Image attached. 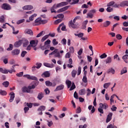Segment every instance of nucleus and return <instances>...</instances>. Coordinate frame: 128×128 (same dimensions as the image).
Masks as SVG:
<instances>
[{
    "label": "nucleus",
    "mask_w": 128,
    "mask_h": 128,
    "mask_svg": "<svg viewBox=\"0 0 128 128\" xmlns=\"http://www.w3.org/2000/svg\"><path fill=\"white\" fill-rule=\"evenodd\" d=\"M0 72L2 74H12V72H16V70L14 69H10V70H8L6 68H0Z\"/></svg>",
    "instance_id": "1"
},
{
    "label": "nucleus",
    "mask_w": 128,
    "mask_h": 128,
    "mask_svg": "<svg viewBox=\"0 0 128 128\" xmlns=\"http://www.w3.org/2000/svg\"><path fill=\"white\" fill-rule=\"evenodd\" d=\"M100 107L98 108V111L100 114H104V110L102 109V108H104V110H106L108 108V106L106 103H104V104L102 103H100L99 104Z\"/></svg>",
    "instance_id": "2"
},
{
    "label": "nucleus",
    "mask_w": 128,
    "mask_h": 128,
    "mask_svg": "<svg viewBox=\"0 0 128 128\" xmlns=\"http://www.w3.org/2000/svg\"><path fill=\"white\" fill-rule=\"evenodd\" d=\"M76 20L74 18L73 21L72 20H70L68 22V26L69 28H78V25L75 24Z\"/></svg>",
    "instance_id": "3"
},
{
    "label": "nucleus",
    "mask_w": 128,
    "mask_h": 128,
    "mask_svg": "<svg viewBox=\"0 0 128 128\" xmlns=\"http://www.w3.org/2000/svg\"><path fill=\"white\" fill-rule=\"evenodd\" d=\"M1 8L4 10H12V6L10 5L7 3H4L2 5Z\"/></svg>",
    "instance_id": "4"
},
{
    "label": "nucleus",
    "mask_w": 128,
    "mask_h": 128,
    "mask_svg": "<svg viewBox=\"0 0 128 128\" xmlns=\"http://www.w3.org/2000/svg\"><path fill=\"white\" fill-rule=\"evenodd\" d=\"M24 77L26 78H28V80H38V78L34 76H30L29 74L24 75Z\"/></svg>",
    "instance_id": "5"
},
{
    "label": "nucleus",
    "mask_w": 128,
    "mask_h": 128,
    "mask_svg": "<svg viewBox=\"0 0 128 128\" xmlns=\"http://www.w3.org/2000/svg\"><path fill=\"white\" fill-rule=\"evenodd\" d=\"M70 6H66L64 7H63L59 10H58L57 12L60 14V12H66V10H68V8H70Z\"/></svg>",
    "instance_id": "6"
},
{
    "label": "nucleus",
    "mask_w": 128,
    "mask_h": 128,
    "mask_svg": "<svg viewBox=\"0 0 128 128\" xmlns=\"http://www.w3.org/2000/svg\"><path fill=\"white\" fill-rule=\"evenodd\" d=\"M114 96H116V98L118 100H120V98L118 97V96H116V94H114L112 95L110 98V104L112 105V103L114 102Z\"/></svg>",
    "instance_id": "7"
},
{
    "label": "nucleus",
    "mask_w": 128,
    "mask_h": 128,
    "mask_svg": "<svg viewBox=\"0 0 128 128\" xmlns=\"http://www.w3.org/2000/svg\"><path fill=\"white\" fill-rule=\"evenodd\" d=\"M38 112H39V114L40 116H42V111L46 110V106H40L38 109Z\"/></svg>",
    "instance_id": "8"
},
{
    "label": "nucleus",
    "mask_w": 128,
    "mask_h": 128,
    "mask_svg": "<svg viewBox=\"0 0 128 128\" xmlns=\"http://www.w3.org/2000/svg\"><path fill=\"white\" fill-rule=\"evenodd\" d=\"M20 50L18 49H14L12 51V56H18L20 54Z\"/></svg>",
    "instance_id": "9"
},
{
    "label": "nucleus",
    "mask_w": 128,
    "mask_h": 128,
    "mask_svg": "<svg viewBox=\"0 0 128 128\" xmlns=\"http://www.w3.org/2000/svg\"><path fill=\"white\" fill-rule=\"evenodd\" d=\"M112 112L109 113L107 116V118L106 120V124H108V122H110V120H112Z\"/></svg>",
    "instance_id": "10"
},
{
    "label": "nucleus",
    "mask_w": 128,
    "mask_h": 128,
    "mask_svg": "<svg viewBox=\"0 0 128 128\" xmlns=\"http://www.w3.org/2000/svg\"><path fill=\"white\" fill-rule=\"evenodd\" d=\"M22 40H19L18 42H16L14 44V46L15 48H20V46H22Z\"/></svg>",
    "instance_id": "11"
},
{
    "label": "nucleus",
    "mask_w": 128,
    "mask_h": 128,
    "mask_svg": "<svg viewBox=\"0 0 128 128\" xmlns=\"http://www.w3.org/2000/svg\"><path fill=\"white\" fill-rule=\"evenodd\" d=\"M64 88V84H60L54 90V92H58V90H62Z\"/></svg>",
    "instance_id": "12"
},
{
    "label": "nucleus",
    "mask_w": 128,
    "mask_h": 128,
    "mask_svg": "<svg viewBox=\"0 0 128 128\" xmlns=\"http://www.w3.org/2000/svg\"><path fill=\"white\" fill-rule=\"evenodd\" d=\"M15 94H14V92H12L10 94V98L9 100V102H14V96H15Z\"/></svg>",
    "instance_id": "13"
},
{
    "label": "nucleus",
    "mask_w": 128,
    "mask_h": 128,
    "mask_svg": "<svg viewBox=\"0 0 128 128\" xmlns=\"http://www.w3.org/2000/svg\"><path fill=\"white\" fill-rule=\"evenodd\" d=\"M22 8L24 10H32V8H34V7L31 5H26L24 6Z\"/></svg>",
    "instance_id": "14"
},
{
    "label": "nucleus",
    "mask_w": 128,
    "mask_h": 128,
    "mask_svg": "<svg viewBox=\"0 0 128 128\" xmlns=\"http://www.w3.org/2000/svg\"><path fill=\"white\" fill-rule=\"evenodd\" d=\"M24 32V34H27L30 36H34V32H32V30L30 29H26Z\"/></svg>",
    "instance_id": "15"
},
{
    "label": "nucleus",
    "mask_w": 128,
    "mask_h": 128,
    "mask_svg": "<svg viewBox=\"0 0 128 128\" xmlns=\"http://www.w3.org/2000/svg\"><path fill=\"white\" fill-rule=\"evenodd\" d=\"M22 42L23 43V46L24 47L28 46L29 44L28 40L26 39H22Z\"/></svg>",
    "instance_id": "16"
},
{
    "label": "nucleus",
    "mask_w": 128,
    "mask_h": 128,
    "mask_svg": "<svg viewBox=\"0 0 128 128\" xmlns=\"http://www.w3.org/2000/svg\"><path fill=\"white\" fill-rule=\"evenodd\" d=\"M42 22V18H38L35 20V26H40Z\"/></svg>",
    "instance_id": "17"
},
{
    "label": "nucleus",
    "mask_w": 128,
    "mask_h": 128,
    "mask_svg": "<svg viewBox=\"0 0 128 128\" xmlns=\"http://www.w3.org/2000/svg\"><path fill=\"white\" fill-rule=\"evenodd\" d=\"M44 96V93H42V92L38 93V96H37V98H38V100H42V98Z\"/></svg>",
    "instance_id": "18"
},
{
    "label": "nucleus",
    "mask_w": 128,
    "mask_h": 128,
    "mask_svg": "<svg viewBox=\"0 0 128 128\" xmlns=\"http://www.w3.org/2000/svg\"><path fill=\"white\" fill-rule=\"evenodd\" d=\"M88 20H84L82 23V29L85 30V28H86V24H88Z\"/></svg>",
    "instance_id": "19"
},
{
    "label": "nucleus",
    "mask_w": 128,
    "mask_h": 128,
    "mask_svg": "<svg viewBox=\"0 0 128 128\" xmlns=\"http://www.w3.org/2000/svg\"><path fill=\"white\" fill-rule=\"evenodd\" d=\"M110 24H111L110 21L106 20L105 22H103L102 24L104 28H108V26Z\"/></svg>",
    "instance_id": "20"
},
{
    "label": "nucleus",
    "mask_w": 128,
    "mask_h": 128,
    "mask_svg": "<svg viewBox=\"0 0 128 128\" xmlns=\"http://www.w3.org/2000/svg\"><path fill=\"white\" fill-rule=\"evenodd\" d=\"M44 66H46V68H52L54 66V65L53 64H50L46 62L44 63Z\"/></svg>",
    "instance_id": "21"
},
{
    "label": "nucleus",
    "mask_w": 128,
    "mask_h": 128,
    "mask_svg": "<svg viewBox=\"0 0 128 128\" xmlns=\"http://www.w3.org/2000/svg\"><path fill=\"white\" fill-rule=\"evenodd\" d=\"M22 90L23 92H28V93L30 92V88H28H28L24 87L22 88Z\"/></svg>",
    "instance_id": "22"
},
{
    "label": "nucleus",
    "mask_w": 128,
    "mask_h": 128,
    "mask_svg": "<svg viewBox=\"0 0 128 128\" xmlns=\"http://www.w3.org/2000/svg\"><path fill=\"white\" fill-rule=\"evenodd\" d=\"M50 74L48 72H45L44 73L42 74V76L43 78H50Z\"/></svg>",
    "instance_id": "23"
},
{
    "label": "nucleus",
    "mask_w": 128,
    "mask_h": 128,
    "mask_svg": "<svg viewBox=\"0 0 128 128\" xmlns=\"http://www.w3.org/2000/svg\"><path fill=\"white\" fill-rule=\"evenodd\" d=\"M128 72V70L126 67H124L120 71V74L122 75L124 74H126Z\"/></svg>",
    "instance_id": "24"
},
{
    "label": "nucleus",
    "mask_w": 128,
    "mask_h": 128,
    "mask_svg": "<svg viewBox=\"0 0 128 128\" xmlns=\"http://www.w3.org/2000/svg\"><path fill=\"white\" fill-rule=\"evenodd\" d=\"M78 94H80V96H84L86 94V89L80 90H79Z\"/></svg>",
    "instance_id": "25"
},
{
    "label": "nucleus",
    "mask_w": 128,
    "mask_h": 128,
    "mask_svg": "<svg viewBox=\"0 0 128 128\" xmlns=\"http://www.w3.org/2000/svg\"><path fill=\"white\" fill-rule=\"evenodd\" d=\"M128 1L127 0H124L120 4V6H128Z\"/></svg>",
    "instance_id": "26"
},
{
    "label": "nucleus",
    "mask_w": 128,
    "mask_h": 128,
    "mask_svg": "<svg viewBox=\"0 0 128 128\" xmlns=\"http://www.w3.org/2000/svg\"><path fill=\"white\" fill-rule=\"evenodd\" d=\"M74 34L76 36H78V38H82L84 36V34L83 32H80L78 34Z\"/></svg>",
    "instance_id": "27"
},
{
    "label": "nucleus",
    "mask_w": 128,
    "mask_h": 128,
    "mask_svg": "<svg viewBox=\"0 0 128 128\" xmlns=\"http://www.w3.org/2000/svg\"><path fill=\"white\" fill-rule=\"evenodd\" d=\"M128 54H126L124 56H122V58L124 60V62H126V64H128Z\"/></svg>",
    "instance_id": "28"
},
{
    "label": "nucleus",
    "mask_w": 128,
    "mask_h": 128,
    "mask_svg": "<svg viewBox=\"0 0 128 128\" xmlns=\"http://www.w3.org/2000/svg\"><path fill=\"white\" fill-rule=\"evenodd\" d=\"M108 74H114L115 71L112 68H110L108 70Z\"/></svg>",
    "instance_id": "29"
},
{
    "label": "nucleus",
    "mask_w": 128,
    "mask_h": 128,
    "mask_svg": "<svg viewBox=\"0 0 128 128\" xmlns=\"http://www.w3.org/2000/svg\"><path fill=\"white\" fill-rule=\"evenodd\" d=\"M66 84L67 85L68 88H70V86H72V82L70 80H66Z\"/></svg>",
    "instance_id": "30"
},
{
    "label": "nucleus",
    "mask_w": 128,
    "mask_h": 128,
    "mask_svg": "<svg viewBox=\"0 0 128 128\" xmlns=\"http://www.w3.org/2000/svg\"><path fill=\"white\" fill-rule=\"evenodd\" d=\"M2 86H4V88H8V86H10V82H8V81H6L4 82L2 84Z\"/></svg>",
    "instance_id": "31"
},
{
    "label": "nucleus",
    "mask_w": 128,
    "mask_h": 128,
    "mask_svg": "<svg viewBox=\"0 0 128 128\" xmlns=\"http://www.w3.org/2000/svg\"><path fill=\"white\" fill-rule=\"evenodd\" d=\"M50 36V35H46L42 37V38L41 40V42H44L46 40H47V38H48V37Z\"/></svg>",
    "instance_id": "32"
},
{
    "label": "nucleus",
    "mask_w": 128,
    "mask_h": 128,
    "mask_svg": "<svg viewBox=\"0 0 128 128\" xmlns=\"http://www.w3.org/2000/svg\"><path fill=\"white\" fill-rule=\"evenodd\" d=\"M0 94H1V96H6L8 93L6 92V90H0Z\"/></svg>",
    "instance_id": "33"
},
{
    "label": "nucleus",
    "mask_w": 128,
    "mask_h": 128,
    "mask_svg": "<svg viewBox=\"0 0 128 128\" xmlns=\"http://www.w3.org/2000/svg\"><path fill=\"white\" fill-rule=\"evenodd\" d=\"M106 62V64H110V62H112V58L110 56L108 57Z\"/></svg>",
    "instance_id": "34"
},
{
    "label": "nucleus",
    "mask_w": 128,
    "mask_h": 128,
    "mask_svg": "<svg viewBox=\"0 0 128 128\" xmlns=\"http://www.w3.org/2000/svg\"><path fill=\"white\" fill-rule=\"evenodd\" d=\"M46 84V86H52V82H50V80H47L45 82Z\"/></svg>",
    "instance_id": "35"
},
{
    "label": "nucleus",
    "mask_w": 128,
    "mask_h": 128,
    "mask_svg": "<svg viewBox=\"0 0 128 128\" xmlns=\"http://www.w3.org/2000/svg\"><path fill=\"white\" fill-rule=\"evenodd\" d=\"M38 16V14H32L31 16L29 18L30 20V22H32V20H34V18H35V16Z\"/></svg>",
    "instance_id": "36"
},
{
    "label": "nucleus",
    "mask_w": 128,
    "mask_h": 128,
    "mask_svg": "<svg viewBox=\"0 0 128 128\" xmlns=\"http://www.w3.org/2000/svg\"><path fill=\"white\" fill-rule=\"evenodd\" d=\"M60 4H61V8L62 6H68V2H60Z\"/></svg>",
    "instance_id": "37"
},
{
    "label": "nucleus",
    "mask_w": 128,
    "mask_h": 128,
    "mask_svg": "<svg viewBox=\"0 0 128 128\" xmlns=\"http://www.w3.org/2000/svg\"><path fill=\"white\" fill-rule=\"evenodd\" d=\"M62 26H64V22L62 23L61 24H60L58 26V27L57 28V30L58 32H62V31L60 30V28H62Z\"/></svg>",
    "instance_id": "38"
},
{
    "label": "nucleus",
    "mask_w": 128,
    "mask_h": 128,
    "mask_svg": "<svg viewBox=\"0 0 128 128\" xmlns=\"http://www.w3.org/2000/svg\"><path fill=\"white\" fill-rule=\"evenodd\" d=\"M110 86V82L105 83L104 84V88H108Z\"/></svg>",
    "instance_id": "39"
},
{
    "label": "nucleus",
    "mask_w": 128,
    "mask_h": 128,
    "mask_svg": "<svg viewBox=\"0 0 128 128\" xmlns=\"http://www.w3.org/2000/svg\"><path fill=\"white\" fill-rule=\"evenodd\" d=\"M72 78H76V70H73L72 72Z\"/></svg>",
    "instance_id": "40"
},
{
    "label": "nucleus",
    "mask_w": 128,
    "mask_h": 128,
    "mask_svg": "<svg viewBox=\"0 0 128 128\" xmlns=\"http://www.w3.org/2000/svg\"><path fill=\"white\" fill-rule=\"evenodd\" d=\"M16 76H18V78H22V76H24V72H20L19 73H17L16 74Z\"/></svg>",
    "instance_id": "41"
},
{
    "label": "nucleus",
    "mask_w": 128,
    "mask_h": 128,
    "mask_svg": "<svg viewBox=\"0 0 128 128\" xmlns=\"http://www.w3.org/2000/svg\"><path fill=\"white\" fill-rule=\"evenodd\" d=\"M82 80L84 82V84H86V82H88V78H86V76H84Z\"/></svg>",
    "instance_id": "42"
},
{
    "label": "nucleus",
    "mask_w": 128,
    "mask_h": 128,
    "mask_svg": "<svg viewBox=\"0 0 128 128\" xmlns=\"http://www.w3.org/2000/svg\"><path fill=\"white\" fill-rule=\"evenodd\" d=\"M80 2V0H73L72 2L70 3V4H78V2Z\"/></svg>",
    "instance_id": "43"
},
{
    "label": "nucleus",
    "mask_w": 128,
    "mask_h": 128,
    "mask_svg": "<svg viewBox=\"0 0 128 128\" xmlns=\"http://www.w3.org/2000/svg\"><path fill=\"white\" fill-rule=\"evenodd\" d=\"M106 10L108 12H112V10H114V8H110V6H108V8L106 9Z\"/></svg>",
    "instance_id": "44"
},
{
    "label": "nucleus",
    "mask_w": 128,
    "mask_h": 128,
    "mask_svg": "<svg viewBox=\"0 0 128 128\" xmlns=\"http://www.w3.org/2000/svg\"><path fill=\"white\" fill-rule=\"evenodd\" d=\"M24 19H21L20 20H18L16 24H22V22H24Z\"/></svg>",
    "instance_id": "45"
},
{
    "label": "nucleus",
    "mask_w": 128,
    "mask_h": 128,
    "mask_svg": "<svg viewBox=\"0 0 128 128\" xmlns=\"http://www.w3.org/2000/svg\"><path fill=\"white\" fill-rule=\"evenodd\" d=\"M74 88H76V85L74 84V83H72L71 87L70 88V91L74 90Z\"/></svg>",
    "instance_id": "46"
},
{
    "label": "nucleus",
    "mask_w": 128,
    "mask_h": 128,
    "mask_svg": "<svg viewBox=\"0 0 128 128\" xmlns=\"http://www.w3.org/2000/svg\"><path fill=\"white\" fill-rule=\"evenodd\" d=\"M11 28H12L14 34H18V30L15 32L16 30H15L14 27V26H11Z\"/></svg>",
    "instance_id": "47"
},
{
    "label": "nucleus",
    "mask_w": 128,
    "mask_h": 128,
    "mask_svg": "<svg viewBox=\"0 0 128 128\" xmlns=\"http://www.w3.org/2000/svg\"><path fill=\"white\" fill-rule=\"evenodd\" d=\"M106 128H118V127L112 124H110L107 126Z\"/></svg>",
    "instance_id": "48"
},
{
    "label": "nucleus",
    "mask_w": 128,
    "mask_h": 128,
    "mask_svg": "<svg viewBox=\"0 0 128 128\" xmlns=\"http://www.w3.org/2000/svg\"><path fill=\"white\" fill-rule=\"evenodd\" d=\"M0 22L3 23L4 22V16H0Z\"/></svg>",
    "instance_id": "49"
},
{
    "label": "nucleus",
    "mask_w": 128,
    "mask_h": 128,
    "mask_svg": "<svg viewBox=\"0 0 128 128\" xmlns=\"http://www.w3.org/2000/svg\"><path fill=\"white\" fill-rule=\"evenodd\" d=\"M61 42H62V44H64V46H66V39L64 38L62 40Z\"/></svg>",
    "instance_id": "50"
},
{
    "label": "nucleus",
    "mask_w": 128,
    "mask_h": 128,
    "mask_svg": "<svg viewBox=\"0 0 128 128\" xmlns=\"http://www.w3.org/2000/svg\"><path fill=\"white\" fill-rule=\"evenodd\" d=\"M12 48H14V46L12 44H10L9 48H7V50H12Z\"/></svg>",
    "instance_id": "51"
},
{
    "label": "nucleus",
    "mask_w": 128,
    "mask_h": 128,
    "mask_svg": "<svg viewBox=\"0 0 128 128\" xmlns=\"http://www.w3.org/2000/svg\"><path fill=\"white\" fill-rule=\"evenodd\" d=\"M70 54H74V47L71 46L70 48Z\"/></svg>",
    "instance_id": "52"
},
{
    "label": "nucleus",
    "mask_w": 128,
    "mask_h": 128,
    "mask_svg": "<svg viewBox=\"0 0 128 128\" xmlns=\"http://www.w3.org/2000/svg\"><path fill=\"white\" fill-rule=\"evenodd\" d=\"M108 56V55L106 54V53H104L103 54H101L100 56L101 58H106Z\"/></svg>",
    "instance_id": "53"
},
{
    "label": "nucleus",
    "mask_w": 128,
    "mask_h": 128,
    "mask_svg": "<svg viewBox=\"0 0 128 128\" xmlns=\"http://www.w3.org/2000/svg\"><path fill=\"white\" fill-rule=\"evenodd\" d=\"M36 68H40L42 67V63H36Z\"/></svg>",
    "instance_id": "54"
},
{
    "label": "nucleus",
    "mask_w": 128,
    "mask_h": 128,
    "mask_svg": "<svg viewBox=\"0 0 128 128\" xmlns=\"http://www.w3.org/2000/svg\"><path fill=\"white\" fill-rule=\"evenodd\" d=\"M56 52H58V49H56L52 52L49 54V56H52L53 54H56Z\"/></svg>",
    "instance_id": "55"
},
{
    "label": "nucleus",
    "mask_w": 128,
    "mask_h": 128,
    "mask_svg": "<svg viewBox=\"0 0 128 128\" xmlns=\"http://www.w3.org/2000/svg\"><path fill=\"white\" fill-rule=\"evenodd\" d=\"M26 54H28V52L26 51H22L21 54V56L22 58H24Z\"/></svg>",
    "instance_id": "56"
},
{
    "label": "nucleus",
    "mask_w": 128,
    "mask_h": 128,
    "mask_svg": "<svg viewBox=\"0 0 128 128\" xmlns=\"http://www.w3.org/2000/svg\"><path fill=\"white\" fill-rule=\"evenodd\" d=\"M57 16L58 18H64V15L62 14H58Z\"/></svg>",
    "instance_id": "57"
},
{
    "label": "nucleus",
    "mask_w": 128,
    "mask_h": 128,
    "mask_svg": "<svg viewBox=\"0 0 128 128\" xmlns=\"http://www.w3.org/2000/svg\"><path fill=\"white\" fill-rule=\"evenodd\" d=\"M116 38L118 40H122V36L120 34H118L116 35Z\"/></svg>",
    "instance_id": "58"
},
{
    "label": "nucleus",
    "mask_w": 128,
    "mask_h": 128,
    "mask_svg": "<svg viewBox=\"0 0 128 128\" xmlns=\"http://www.w3.org/2000/svg\"><path fill=\"white\" fill-rule=\"evenodd\" d=\"M114 1H112L107 4V6H114Z\"/></svg>",
    "instance_id": "59"
},
{
    "label": "nucleus",
    "mask_w": 128,
    "mask_h": 128,
    "mask_svg": "<svg viewBox=\"0 0 128 128\" xmlns=\"http://www.w3.org/2000/svg\"><path fill=\"white\" fill-rule=\"evenodd\" d=\"M62 19H58L56 20H55L54 22L56 24H60V22H62Z\"/></svg>",
    "instance_id": "60"
},
{
    "label": "nucleus",
    "mask_w": 128,
    "mask_h": 128,
    "mask_svg": "<svg viewBox=\"0 0 128 128\" xmlns=\"http://www.w3.org/2000/svg\"><path fill=\"white\" fill-rule=\"evenodd\" d=\"M48 20H41V23L40 24H47Z\"/></svg>",
    "instance_id": "61"
},
{
    "label": "nucleus",
    "mask_w": 128,
    "mask_h": 128,
    "mask_svg": "<svg viewBox=\"0 0 128 128\" xmlns=\"http://www.w3.org/2000/svg\"><path fill=\"white\" fill-rule=\"evenodd\" d=\"M44 44H45V46L50 44V40L48 39L46 41L44 42Z\"/></svg>",
    "instance_id": "62"
},
{
    "label": "nucleus",
    "mask_w": 128,
    "mask_h": 128,
    "mask_svg": "<svg viewBox=\"0 0 128 128\" xmlns=\"http://www.w3.org/2000/svg\"><path fill=\"white\" fill-rule=\"evenodd\" d=\"M32 104H34L32 103H27V106H28V108H32Z\"/></svg>",
    "instance_id": "63"
},
{
    "label": "nucleus",
    "mask_w": 128,
    "mask_h": 128,
    "mask_svg": "<svg viewBox=\"0 0 128 128\" xmlns=\"http://www.w3.org/2000/svg\"><path fill=\"white\" fill-rule=\"evenodd\" d=\"M124 26H128V21L124 22L122 24Z\"/></svg>",
    "instance_id": "64"
}]
</instances>
